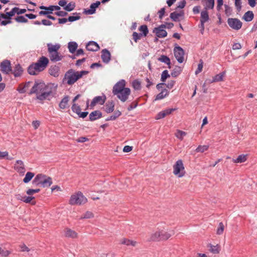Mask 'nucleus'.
<instances>
[{"mask_svg":"<svg viewBox=\"0 0 257 257\" xmlns=\"http://www.w3.org/2000/svg\"><path fill=\"white\" fill-rule=\"evenodd\" d=\"M57 85L54 83L46 84L40 80L35 81L29 94H36V99L40 101L50 100L55 95Z\"/></svg>","mask_w":257,"mask_h":257,"instance_id":"obj_1","label":"nucleus"},{"mask_svg":"<svg viewBox=\"0 0 257 257\" xmlns=\"http://www.w3.org/2000/svg\"><path fill=\"white\" fill-rule=\"evenodd\" d=\"M125 81L121 79L118 81L113 87L112 93L122 102H125L131 94V90L129 88L125 87Z\"/></svg>","mask_w":257,"mask_h":257,"instance_id":"obj_2","label":"nucleus"},{"mask_svg":"<svg viewBox=\"0 0 257 257\" xmlns=\"http://www.w3.org/2000/svg\"><path fill=\"white\" fill-rule=\"evenodd\" d=\"M49 63V59L45 57H41L36 63L31 64L28 68V72L29 74L37 75L47 67Z\"/></svg>","mask_w":257,"mask_h":257,"instance_id":"obj_3","label":"nucleus"},{"mask_svg":"<svg viewBox=\"0 0 257 257\" xmlns=\"http://www.w3.org/2000/svg\"><path fill=\"white\" fill-rule=\"evenodd\" d=\"M87 73L88 71H76L70 69L65 73L63 79V82L68 85H72L81 78L83 75Z\"/></svg>","mask_w":257,"mask_h":257,"instance_id":"obj_4","label":"nucleus"},{"mask_svg":"<svg viewBox=\"0 0 257 257\" xmlns=\"http://www.w3.org/2000/svg\"><path fill=\"white\" fill-rule=\"evenodd\" d=\"M32 184L35 186L43 188L49 187L52 184V180L50 177L42 174H39L33 179Z\"/></svg>","mask_w":257,"mask_h":257,"instance_id":"obj_5","label":"nucleus"},{"mask_svg":"<svg viewBox=\"0 0 257 257\" xmlns=\"http://www.w3.org/2000/svg\"><path fill=\"white\" fill-rule=\"evenodd\" d=\"M87 201V198L81 192H78L71 196L69 203L71 205H82L85 204Z\"/></svg>","mask_w":257,"mask_h":257,"instance_id":"obj_6","label":"nucleus"},{"mask_svg":"<svg viewBox=\"0 0 257 257\" xmlns=\"http://www.w3.org/2000/svg\"><path fill=\"white\" fill-rule=\"evenodd\" d=\"M173 173L178 177H182L184 175V167L181 160H178L174 165Z\"/></svg>","mask_w":257,"mask_h":257,"instance_id":"obj_7","label":"nucleus"},{"mask_svg":"<svg viewBox=\"0 0 257 257\" xmlns=\"http://www.w3.org/2000/svg\"><path fill=\"white\" fill-rule=\"evenodd\" d=\"M227 24L231 28L235 30H239L242 26V22L237 18H228Z\"/></svg>","mask_w":257,"mask_h":257,"instance_id":"obj_8","label":"nucleus"},{"mask_svg":"<svg viewBox=\"0 0 257 257\" xmlns=\"http://www.w3.org/2000/svg\"><path fill=\"white\" fill-rule=\"evenodd\" d=\"M174 53L177 61L180 63H183L184 60V51L183 49L180 46H175L174 49Z\"/></svg>","mask_w":257,"mask_h":257,"instance_id":"obj_9","label":"nucleus"},{"mask_svg":"<svg viewBox=\"0 0 257 257\" xmlns=\"http://www.w3.org/2000/svg\"><path fill=\"white\" fill-rule=\"evenodd\" d=\"M166 28L165 24H162L157 28H155L153 30V33H155L156 36L159 38H164L167 36V32L164 29Z\"/></svg>","mask_w":257,"mask_h":257,"instance_id":"obj_10","label":"nucleus"},{"mask_svg":"<svg viewBox=\"0 0 257 257\" xmlns=\"http://www.w3.org/2000/svg\"><path fill=\"white\" fill-rule=\"evenodd\" d=\"M159 233L160 234L161 240H167L174 234V230H169L164 228H159Z\"/></svg>","mask_w":257,"mask_h":257,"instance_id":"obj_11","label":"nucleus"},{"mask_svg":"<svg viewBox=\"0 0 257 257\" xmlns=\"http://www.w3.org/2000/svg\"><path fill=\"white\" fill-rule=\"evenodd\" d=\"M106 97L105 95L102 96H97L93 98L92 101L90 103V107L91 108H93L95 105L97 104L102 105L104 103L106 100Z\"/></svg>","mask_w":257,"mask_h":257,"instance_id":"obj_12","label":"nucleus"},{"mask_svg":"<svg viewBox=\"0 0 257 257\" xmlns=\"http://www.w3.org/2000/svg\"><path fill=\"white\" fill-rule=\"evenodd\" d=\"M1 68L3 73L9 74L12 70L10 61L7 60L3 61L1 64Z\"/></svg>","mask_w":257,"mask_h":257,"instance_id":"obj_13","label":"nucleus"},{"mask_svg":"<svg viewBox=\"0 0 257 257\" xmlns=\"http://www.w3.org/2000/svg\"><path fill=\"white\" fill-rule=\"evenodd\" d=\"M225 75V71H223L219 74H218L215 75L212 79H208L206 80V82L208 83H212L214 82H218L222 81L223 80V78Z\"/></svg>","mask_w":257,"mask_h":257,"instance_id":"obj_14","label":"nucleus"},{"mask_svg":"<svg viewBox=\"0 0 257 257\" xmlns=\"http://www.w3.org/2000/svg\"><path fill=\"white\" fill-rule=\"evenodd\" d=\"M100 5V2L97 1L96 3H94L91 4L90 9L88 10H85L84 13L88 15H92L95 13L96 9Z\"/></svg>","mask_w":257,"mask_h":257,"instance_id":"obj_15","label":"nucleus"},{"mask_svg":"<svg viewBox=\"0 0 257 257\" xmlns=\"http://www.w3.org/2000/svg\"><path fill=\"white\" fill-rule=\"evenodd\" d=\"M86 48L89 51H97L100 48L96 42L92 41L87 43L86 46Z\"/></svg>","mask_w":257,"mask_h":257,"instance_id":"obj_16","label":"nucleus"},{"mask_svg":"<svg viewBox=\"0 0 257 257\" xmlns=\"http://www.w3.org/2000/svg\"><path fill=\"white\" fill-rule=\"evenodd\" d=\"M101 59L104 63H107L110 60V53L106 49H103L101 51Z\"/></svg>","mask_w":257,"mask_h":257,"instance_id":"obj_17","label":"nucleus"},{"mask_svg":"<svg viewBox=\"0 0 257 257\" xmlns=\"http://www.w3.org/2000/svg\"><path fill=\"white\" fill-rule=\"evenodd\" d=\"M49 57L50 60L52 62H57L61 60L63 58V56L59 54L58 51L49 53Z\"/></svg>","mask_w":257,"mask_h":257,"instance_id":"obj_18","label":"nucleus"},{"mask_svg":"<svg viewBox=\"0 0 257 257\" xmlns=\"http://www.w3.org/2000/svg\"><path fill=\"white\" fill-rule=\"evenodd\" d=\"M148 240L149 241H158L161 240L159 228L150 235V237L148 238Z\"/></svg>","mask_w":257,"mask_h":257,"instance_id":"obj_19","label":"nucleus"},{"mask_svg":"<svg viewBox=\"0 0 257 257\" xmlns=\"http://www.w3.org/2000/svg\"><path fill=\"white\" fill-rule=\"evenodd\" d=\"M60 67L58 66H52L49 70V74L55 77H57L60 74Z\"/></svg>","mask_w":257,"mask_h":257,"instance_id":"obj_20","label":"nucleus"},{"mask_svg":"<svg viewBox=\"0 0 257 257\" xmlns=\"http://www.w3.org/2000/svg\"><path fill=\"white\" fill-rule=\"evenodd\" d=\"M102 116V113L99 110H95L89 114V120L93 121L101 118Z\"/></svg>","mask_w":257,"mask_h":257,"instance_id":"obj_21","label":"nucleus"},{"mask_svg":"<svg viewBox=\"0 0 257 257\" xmlns=\"http://www.w3.org/2000/svg\"><path fill=\"white\" fill-rule=\"evenodd\" d=\"M35 197L33 195H28V196H25L22 197L21 200L26 203H31L32 205H35L36 202L34 201Z\"/></svg>","mask_w":257,"mask_h":257,"instance_id":"obj_22","label":"nucleus"},{"mask_svg":"<svg viewBox=\"0 0 257 257\" xmlns=\"http://www.w3.org/2000/svg\"><path fill=\"white\" fill-rule=\"evenodd\" d=\"M184 15V13L183 11H180L179 13L174 12L170 14V17L173 21L178 22L179 21V18L180 17H183Z\"/></svg>","mask_w":257,"mask_h":257,"instance_id":"obj_23","label":"nucleus"},{"mask_svg":"<svg viewBox=\"0 0 257 257\" xmlns=\"http://www.w3.org/2000/svg\"><path fill=\"white\" fill-rule=\"evenodd\" d=\"M32 82L31 81H28L26 82L24 85H20L19 88H17V91H19L20 93H25L26 92L29 88L31 86V84Z\"/></svg>","mask_w":257,"mask_h":257,"instance_id":"obj_24","label":"nucleus"},{"mask_svg":"<svg viewBox=\"0 0 257 257\" xmlns=\"http://www.w3.org/2000/svg\"><path fill=\"white\" fill-rule=\"evenodd\" d=\"M17 172L22 176L26 172L24 163L21 160H17Z\"/></svg>","mask_w":257,"mask_h":257,"instance_id":"obj_25","label":"nucleus"},{"mask_svg":"<svg viewBox=\"0 0 257 257\" xmlns=\"http://www.w3.org/2000/svg\"><path fill=\"white\" fill-rule=\"evenodd\" d=\"M48 52V53H53L58 51L60 48V45L59 44L53 45L51 43L47 44Z\"/></svg>","mask_w":257,"mask_h":257,"instance_id":"obj_26","label":"nucleus"},{"mask_svg":"<svg viewBox=\"0 0 257 257\" xmlns=\"http://www.w3.org/2000/svg\"><path fill=\"white\" fill-rule=\"evenodd\" d=\"M169 91L166 88L162 89L161 92L156 95L155 100H158L164 98L169 94Z\"/></svg>","mask_w":257,"mask_h":257,"instance_id":"obj_27","label":"nucleus"},{"mask_svg":"<svg viewBox=\"0 0 257 257\" xmlns=\"http://www.w3.org/2000/svg\"><path fill=\"white\" fill-rule=\"evenodd\" d=\"M254 18V14L252 11H248L246 12L243 17L242 19L246 22H250Z\"/></svg>","mask_w":257,"mask_h":257,"instance_id":"obj_28","label":"nucleus"},{"mask_svg":"<svg viewBox=\"0 0 257 257\" xmlns=\"http://www.w3.org/2000/svg\"><path fill=\"white\" fill-rule=\"evenodd\" d=\"M200 15V21L207 22L209 20V14L206 10H202Z\"/></svg>","mask_w":257,"mask_h":257,"instance_id":"obj_29","label":"nucleus"},{"mask_svg":"<svg viewBox=\"0 0 257 257\" xmlns=\"http://www.w3.org/2000/svg\"><path fill=\"white\" fill-rule=\"evenodd\" d=\"M78 47V45L75 42H70L68 44V48L71 53H74Z\"/></svg>","mask_w":257,"mask_h":257,"instance_id":"obj_30","label":"nucleus"},{"mask_svg":"<svg viewBox=\"0 0 257 257\" xmlns=\"http://www.w3.org/2000/svg\"><path fill=\"white\" fill-rule=\"evenodd\" d=\"M114 102L111 101L110 102H108L105 105V111L107 113H110L114 110Z\"/></svg>","mask_w":257,"mask_h":257,"instance_id":"obj_31","label":"nucleus"},{"mask_svg":"<svg viewBox=\"0 0 257 257\" xmlns=\"http://www.w3.org/2000/svg\"><path fill=\"white\" fill-rule=\"evenodd\" d=\"M65 235L67 237L75 238L77 237V233L71 229L67 228L65 230Z\"/></svg>","mask_w":257,"mask_h":257,"instance_id":"obj_32","label":"nucleus"},{"mask_svg":"<svg viewBox=\"0 0 257 257\" xmlns=\"http://www.w3.org/2000/svg\"><path fill=\"white\" fill-rule=\"evenodd\" d=\"M122 244H125L127 246L132 245L133 246H136L137 244V242L135 241H133L132 240L128 239L125 238H123L121 240V242Z\"/></svg>","mask_w":257,"mask_h":257,"instance_id":"obj_33","label":"nucleus"},{"mask_svg":"<svg viewBox=\"0 0 257 257\" xmlns=\"http://www.w3.org/2000/svg\"><path fill=\"white\" fill-rule=\"evenodd\" d=\"M69 101V96H65L60 101L59 103V107L61 109H65L66 108L67 105L68 104Z\"/></svg>","mask_w":257,"mask_h":257,"instance_id":"obj_34","label":"nucleus"},{"mask_svg":"<svg viewBox=\"0 0 257 257\" xmlns=\"http://www.w3.org/2000/svg\"><path fill=\"white\" fill-rule=\"evenodd\" d=\"M34 176L35 174L34 173L31 172H27L23 179V182L25 183H28L32 179Z\"/></svg>","mask_w":257,"mask_h":257,"instance_id":"obj_35","label":"nucleus"},{"mask_svg":"<svg viewBox=\"0 0 257 257\" xmlns=\"http://www.w3.org/2000/svg\"><path fill=\"white\" fill-rule=\"evenodd\" d=\"M246 160V155H240L236 159H233V162L235 163H241L244 162Z\"/></svg>","mask_w":257,"mask_h":257,"instance_id":"obj_36","label":"nucleus"},{"mask_svg":"<svg viewBox=\"0 0 257 257\" xmlns=\"http://www.w3.org/2000/svg\"><path fill=\"white\" fill-rule=\"evenodd\" d=\"M158 60L161 62H163L168 65H170L171 64L170 58L166 55H161L159 58Z\"/></svg>","mask_w":257,"mask_h":257,"instance_id":"obj_37","label":"nucleus"},{"mask_svg":"<svg viewBox=\"0 0 257 257\" xmlns=\"http://www.w3.org/2000/svg\"><path fill=\"white\" fill-rule=\"evenodd\" d=\"M209 250L213 253L216 254L219 252V246L218 245H213L211 244L208 245Z\"/></svg>","mask_w":257,"mask_h":257,"instance_id":"obj_38","label":"nucleus"},{"mask_svg":"<svg viewBox=\"0 0 257 257\" xmlns=\"http://www.w3.org/2000/svg\"><path fill=\"white\" fill-rule=\"evenodd\" d=\"M214 7V0H207L204 10H212Z\"/></svg>","mask_w":257,"mask_h":257,"instance_id":"obj_39","label":"nucleus"},{"mask_svg":"<svg viewBox=\"0 0 257 257\" xmlns=\"http://www.w3.org/2000/svg\"><path fill=\"white\" fill-rule=\"evenodd\" d=\"M75 3L71 2L67 5L66 4V6L64 8V10L67 12H71L75 9Z\"/></svg>","mask_w":257,"mask_h":257,"instance_id":"obj_40","label":"nucleus"},{"mask_svg":"<svg viewBox=\"0 0 257 257\" xmlns=\"http://www.w3.org/2000/svg\"><path fill=\"white\" fill-rule=\"evenodd\" d=\"M121 112L119 110H117V111H115V112L114 113V114L113 115L107 117L106 119V121L114 120L116 119L120 115H121Z\"/></svg>","mask_w":257,"mask_h":257,"instance_id":"obj_41","label":"nucleus"},{"mask_svg":"<svg viewBox=\"0 0 257 257\" xmlns=\"http://www.w3.org/2000/svg\"><path fill=\"white\" fill-rule=\"evenodd\" d=\"M182 71L181 68L180 67H176L172 71L171 75L173 77H177Z\"/></svg>","mask_w":257,"mask_h":257,"instance_id":"obj_42","label":"nucleus"},{"mask_svg":"<svg viewBox=\"0 0 257 257\" xmlns=\"http://www.w3.org/2000/svg\"><path fill=\"white\" fill-rule=\"evenodd\" d=\"M186 134H187L186 132L181 131V130H177V132L175 133V136L176 138H177L179 140H182L184 137L186 135Z\"/></svg>","mask_w":257,"mask_h":257,"instance_id":"obj_43","label":"nucleus"},{"mask_svg":"<svg viewBox=\"0 0 257 257\" xmlns=\"http://www.w3.org/2000/svg\"><path fill=\"white\" fill-rule=\"evenodd\" d=\"M73 14L74 15H75L76 16H69L68 18V21H69L70 22H73L75 21L78 20L80 19V16H79L80 15L79 13H73Z\"/></svg>","mask_w":257,"mask_h":257,"instance_id":"obj_44","label":"nucleus"},{"mask_svg":"<svg viewBox=\"0 0 257 257\" xmlns=\"http://www.w3.org/2000/svg\"><path fill=\"white\" fill-rule=\"evenodd\" d=\"M139 31L142 32L143 36L146 37L149 33L148 27L146 25H144L140 26Z\"/></svg>","mask_w":257,"mask_h":257,"instance_id":"obj_45","label":"nucleus"},{"mask_svg":"<svg viewBox=\"0 0 257 257\" xmlns=\"http://www.w3.org/2000/svg\"><path fill=\"white\" fill-rule=\"evenodd\" d=\"M209 148V146L207 145L199 146L195 150L197 153H203L207 151Z\"/></svg>","mask_w":257,"mask_h":257,"instance_id":"obj_46","label":"nucleus"},{"mask_svg":"<svg viewBox=\"0 0 257 257\" xmlns=\"http://www.w3.org/2000/svg\"><path fill=\"white\" fill-rule=\"evenodd\" d=\"M94 215L91 211H86L80 218V219H89L93 218Z\"/></svg>","mask_w":257,"mask_h":257,"instance_id":"obj_47","label":"nucleus"},{"mask_svg":"<svg viewBox=\"0 0 257 257\" xmlns=\"http://www.w3.org/2000/svg\"><path fill=\"white\" fill-rule=\"evenodd\" d=\"M132 86L135 90H140L141 88V82L138 80H135L133 81Z\"/></svg>","mask_w":257,"mask_h":257,"instance_id":"obj_48","label":"nucleus"},{"mask_svg":"<svg viewBox=\"0 0 257 257\" xmlns=\"http://www.w3.org/2000/svg\"><path fill=\"white\" fill-rule=\"evenodd\" d=\"M224 229V226L222 222H220L218 225V227L216 230V234L218 235H221L223 233Z\"/></svg>","mask_w":257,"mask_h":257,"instance_id":"obj_49","label":"nucleus"},{"mask_svg":"<svg viewBox=\"0 0 257 257\" xmlns=\"http://www.w3.org/2000/svg\"><path fill=\"white\" fill-rule=\"evenodd\" d=\"M71 108H72V111L74 112H75L77 114H80V112L81 111V108H80V106H79L78 105H77L75 103H73L72 106Z\"/></svg>","mask_w":257,"mask_h":257,"instance_id":"obj_50","label":"nucleus"},{"mask_svg":"<svg viewBox=\"0 0 257 257\" xmlns=\"http://www.w3.org/2000/svg\"><path fill=\"white\" fill-rule=\"evenodd\" d=\"M142 36L143 34L142 33L139 34L136 32H134L133 33V39L135 42H137L139 40L141 39Z\"/></svg>","mask_w":257,"mask_h":257,"instance_id":"obj_51","label":"nucleus"},{"mask_svg":"<svg viewBox=\"0 0 257 257\" xmlns=\"http://www.w3.org/2000/svg\"><path fill=\"white\" fill-rule=\"evenodd\" d=\"M169 77L170 75L168 73V71L167 70H165L163 71L162 73L161 80L162 82H164L166 79Z\"/></svg>","mask_w":257,"mask_h":257,"instance_id":"obj_52","label":"nucleus"},{"mask_svg":"<svg viewBox=\"0 0 257 257\" xmlns=\"http://www.w3.org/2000/svg\"><path fill=\"white\" fill-rule=\"evenodd\" d=\"M61 9L60 7L58 6H50L48 7V12L52 13L53 11H59Z\"/></svg>","mask_w":257,"mask_h":257,"instance_id":"obj_53","label":"nucleus"},{"mask_svg":"<svg viewBox=\"0 0 257 257\" xmlns=\"http://www.w3.org/2000/svg\"><path fill=\"white\" fill-rule=\"evenodd\" d=\"M203 62L202 60H200L199 63L198 64L197 69L195 71V74L197 75L202 71V68H203Z\"/></svg>","mask_w":257,"mask_h":257,"instance_id":"obj_54","label":"nucleus"},{"mask_svg":"<svg viewBox=\"0 0 257 257\" xmlns=\"http://www.w3.org/2000/svg\"><path fill=\"white\" fill-rule=\"evenodd\" d=\"M40 191V189H29L27 190L26 193L27 195H34L35 193H38Z\"/></svg>","mask_w":257,"mask_h":257,"instance_id":"obj_55","label":"nucleus"},{"mask_svg":"<svg viewBox=\"0 0 257 257\" xmlns=\"http://www.w3.org/2000/svg\"><path fill=\"white\" fill-rule=\"evenodd\" d=\"M28 21L27 17L25 16H17V22L26 23Z\"/></svg>","mask_w":257,"mask_h":257,"instance_id":"obj_56","label":"nucleus"},{"mask_svg":"<svg viewBox=\"0 0 257 257\" xmlns=\"http://www.w3.org/2000/svg\"><path fill=\"white\" fill-rule=\"evenodd\" d=\"M10 252L7 250H4L0 247V256L2 257H6L9 254Z\"/></svg>","mask_w":257,"mask_h":257,"instance_id":"obj_57","label":"nucleus"},{"mask_svg":"<svg viewBox=\"0 0 257 257\" xmlns=\"http://www.w3.org/2000/svg\"><path fill=\"white\" fill-rule=\"evenodd\" d=\"M137 106H138V102L137 101H133L128 106L127 110L128 111H131V110L134 109V108H135L136 107H137Z\"/></svg>","mask_w":257,"mask_h":257,"instance_id":"obj_58","label":"nucleus"},{"mask_svg":"<svg viewBox=\"0 0 257 257\" xmlns=\"http://www.w3.org/2000/svg\"><path fill=\"white\" fill-rule=\"evenodd\" d=\"M225 13L227 16H230L231 14L232 9L228 5H225Z\"/></svg>","mask_w":257,"mask_h":257,"instance_id":"obj_59","label":"nucleus"},{"mask_svg":"<svg viewBox=\"0 0 257 257\" xmlns=\"http://www.w3.org/2000/svg\"><path fill=\"white\" fill-rule=\"evenodd\" d=\"M235 6L238 12L241 10V0H235Z\"/></svg>","mask_w":257,"mask_h":257,"instance_id":"obj_60","label":"nucleus"},{"mask_svg":"<svg viewBox=\"0 0 257 257\" xmlns=\"http://www.w3.org/2000/svg\"><path fill=\"white\" fill-rule=\"evenodd\" d=\"M175 110H176L175 108H167V109L163 110V111L165 114V116H166V115H168L171 114Z\"/></svg>","mask_w":257,"mask_h":257,"instance_id":"obj_61","label":"nucleus"},{"mask_svg":"<svg viewBox=\"0 0 257 257\" xmlns=\"http://www.w3.org/2000/svg\"><path fill=\"white\" fill-rule=\"evenodd\" d=\"M165 116H166L165 114L164 113V112L163 111H162L157 114V115L156 116V119H160L165 117Z\"/></svg>","mask_w":257,"mask_h":257,"instance_id":"obj_62","label":"nucleus"},{"mask_svg":"<svg viewBox=\"0 0 257 257\" xmlns=\"http://www.w3.org/2000/svg\"><path fill=\"white\" fill-rule=\"evenodd\" d=\"M186 5V2L185 0H182L179 2L177 8L183 9L184 8Z\"/></svg>","mask_w":257,"mask_h":257,"instance_id":"obj_63","label":"nucleus"},{"mask_svg":"<svg viewBox=\"0 0 257 257\" xmlns=\"http://www.w3.org/2000/svg\"><path fill=\"white\" fill-rule=\"evenodd\" d=\"M55 14L59 17H65L68 13L65 11H58L55 13Z\"/></svg>","mask_w":257,"mask_h":257,"instance_id":"obj_64","label":"nucleus"}]
</instances>
